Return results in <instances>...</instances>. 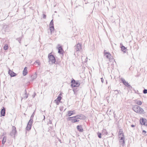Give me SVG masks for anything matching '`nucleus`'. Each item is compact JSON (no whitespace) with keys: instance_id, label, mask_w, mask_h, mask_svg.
Instances as JSON below:
<instances>
[{"instance_id":"c756f323","label":"nucleus","mask_w":147,"mask_h":147,"mask_svg":"<svg viewBox=\"0 0 147 147\" xmlns=\"http://www.w3.org/2000/svg\"><path fill=\"white\" fill-rule=\"evenodd\" d=\"M8 27H9V26L8 25H4L3 26V28H5L6 29V30H8L7 29V28H8Z\"/></svg>"},{"instance_id":"a211bd4d","label":"nucleus","mask_w":147,"mask_h":147,"mask_svg":"<svg viewBox=\"0 0 147 147\" xmlns=\"http://www.w3.org/2000/svg\"><path fill=\"white\" fill-rule=\"evenodd\" d=\"M37 77V75L36 73L34 74H33L31 76V80L33 81L34 80L36 79Z\"/></svg>"},{"instance_id":"aec40b11","label":"nucleus","mask_w":147,"mask_h":147,"mask_svg":"<svg viewBox=\"0 0 147 147\" xmlns=\"http://www.w3.org/2000/svg\"><path fill=\"white\" fill-rule=\"evenodd\" d=\"M74 118H76L75 116L73 117H68L67 118V119L68 121H71V122L72 123V122Z\"/></svg>"},{"instance_id":"a18cd8bd","label":"nucleus","mask_w":147,"mask_h":147,"mask_svg":"<svg viewBox=\"0 0 147 147\" xmlns=\"http://www.w3.org/2000/svg\"><path fill=\"white\" fill-rule=\"evenodd\" d=\"M4 133H3V134H2V136H4Z\"/></svg>"},{"instance_id":"1a4fd4ad","label":"nucleus","mask_w":147,"mask_h":147,"mask_svg":"<svg viewBox=\"0 0 147 147\" xmlns=\"http://www.w3.org/2000/svg\"><path fill=\"white\" fill-rule=\"evenodd\" d=\"M105 51H106V50H105L104 51V55L106 56V57L109 60H110L111 59H112L111 54L109 52H105Z\"/></svg>"},{"instance_id":"6ab92c4d","label":"nucleus","mask_w":147,"mask_h":147,"mask_svg":"<svg viewBox=\"0 0 147 147\" xmlns=\"http://www.w3.org/2000/svg\"><path fill=\"white\" fill-rule=\"evenodd\" d=\"M27 69V68L26 67H25L24 68L23 71V76H25L27 74L28 71Z\"/></svg>"},{"instance_id":"f704fd0d","label":"nucleus","mask_w":147,"mask_h":147,"mask_svg":"<svg viewBox=\"0 0 147 147\" xmlns=\"http://www.w3.org/2000/svg\"><path fill=\"white\" fill-rule=\"evenodd\" d=\"M55 101V102L56 103V104L57 105H59L60 102L58 101Z\"/></svg>"},{"instance_id":"f3484780","label":"nucleus","mask_w":147,"mask_h":147,"mask_svg":"<svg viewBox=\"0 0 147 147\" xmlns=\"http://www.w3.org/2000/svg\"><path fill=\"white\" fill-rule=\"evenodd\" d=\"M121 81L123 84L126 86L128 87L129 86V84L127 82H126L124 79L121 78Z\"/></svg>"},{"instance_id":"c03bdc74","label":"nucleus","mask_w":147,"mask_h":147,"mask_svg":"<svg viewBox=\"0 0 147 147\" xmlns=\"http://www.w3.org/2000/svg\"><path fill=\"white\" fill-rule=\"evenodd\" d=\"M101 81H102V82H103V81H104L103 79L102 78H101Z\"/></svg>"},{"instance_id":"2eb2a0df","label":"nucleus","mask_w":147,"mask_h":147,"mask_svg":"<svg viewBox=\"0 0 147 147\" xmlns=\"http://www.w3.org/2000/svg\"><path fill=\"white\" fill-rule=\"evenodd\" d=\"M120 47L121 49V50L124 53H125L127 50V48L125 47H124L123 44L121 43L120 44Z\"/></svg>"},{"instance_id":"5701e85b","label":"nucleus","mask_w":147,"mask_h":147,"mask_svg":"<svg viewBox=\"0 0 147 147\" xmlns=\"http://www.w3.org/2000/svg\"><path fill=\"white\" fill-rule=\"evenodd\" d=\"M35 111H34L33 113L32 114V115L30 117V120H29L30 121V122H31V121H33V117H34V115L35 114Z\"/></svg>"},{"instance_id":"ddd939ff","label":"nucleus","mask_w":147,"mask_h":147,"mask_svg":"<svg viewBox=\"0 0 147 147\" xmlns=\"http://www.w3.org/2000/svg\"><path fill=\"white\" fill-rule=\"evenodd\" d=\"M77 130L80 132H83V129L82 127V125H79L77 126Z\"/></svg>"},{"instance_id":"58836bf2","label":"nucleus","mask_w":147,"mask_h":147,"mask_svg":"<svg viewBox=\"0 0 147 147\" xmlns=\"http://www.w3.org/2000/svg\"><path fill=\"white\" fill-rule=\"evenodd\" d=\"M36 95V94L35 92L34 94V95L33 96V98Z\"/></svg>"},{"instance_id":"dca6fc26","label":"nucleus","mask_w":147,"mask_h":147,"mask_svg":"<svg viewBox=\"0 0 147 147\" xmlns=\"http://www.w3.org/2000/svg\"><path fill=\"white\" fill-rule=\"evenodd\" d=\"M58 53L60 54H63V51L62 47L61 46H59L58 48Z\"/></svg>"},{"instance_id":"f8f14e48","label":"nucleus","mask_w":147,"mask_h":147,"mask_svg":"<svg viewBox=\"0 0 147 147\" xmlns=\"http://www.w3.org/2000/svg\"><path fill=\"white\" fill-rule=\"evenodd\" d=\"M8 74L10 75L11 77L16 76L17 75V74L9 69L8 71Z\"/></svg>"},{"instance_id":"37998d69","label":"nucleus","mask_w":147,"mask_h":147,"mask_svg":"<svg viewBox=\"0 0 147 147\" xmlns=\"http://www.w3.org/2000/svg\"><path fill=\"white\" fill-rule=\"evenodd\" d=\"M131 127H135V125H134L132 124L131 125Z\"/></svg>"},{"instance_id":"c9c22d12","label":"nucleus","mask_w":147,"mask_h":147,"mask_svg":"<svg viewBox=\"0 0 147 147\" xmlns=\"http://www.w3.org/2000/svg\"><path fill=\"white\" fill-rule=\"evenodd\" d=\"M146 131L143 130L142 131V133L143 134H145L146 133Z\"/></svg>"},{"instance_id":"4be33fe9","label":"nucleus","mask_w":147,"mask_h":147,"mask_svg":"<svg viewBox=\"0 0 147 147\" xmlns=\"http://www.w3.org/2000/svg\"><path fill=\"white\" fill-rule=\"evenodd\" d=\"M71 111H68L67 112V114L66 115V117H69L73 115V114L71 112Z\"/></svg>"},{"instance_id":"8fccbe9b","label":"nucleus","mask_w":147,"mask_h":147,"mask_svg":"<svg viewBox=\"0 0 147 147\" xmlns=\"http://www.w3.org/2000/svg\"><path fill=\"white\" fill-rule=\"evenodd\" d=\"M105 52H106V51H105Z\"/></svg>"},{"instance_id":"9d476101","label":"nucleus","mask_w":147,"mask_h":147,"mask_svg":"<svg viewBox=\"0 0 147 147\" xmlns=\"http://www.w3.org/2000/svg\"><path fill=\"white\" fill-rule=\"evenodd\" d=\"M76 118V119H84L86 118L85 116L83 114H80L76 115L75 116Z\"/></svg>"},{"instance_id":"72a5a7b5","label":"nucleus","mask_w":147,"mask_h":147,"mask_svg":"<svg viewBox=\"0 0 147 147\" xmlns=\"http://www.w3.org/2000/svg\"><path fill=\"white\" fill-rule=\"evenodd\" d=\"M46 18V15L45 14H43V18L44 19H45Z\"/></svg>"},{"instance_id":"473e14b6","label":"nucleus","mask_w":147,"mask_h":147,"mask_svg":"<svg viewBox=\"0 0 147 147\" xmlns=\"http://www.w3.org/2000/svg\"><path fill=\"white\" fill-rule=\"evenodd\" d=\"M119 91L117 90H116L115 91V94H119Z\"/></svg>"},{"instance_id":"412c9836","label":"nucleus","mask_w":147,"mask_h":147,"mask_svg":"<svg viewBox=\"0 0 147 147\" xmlns=\"http://www.w3.org/2000/svg\"><path fill=\"white\" fill-rule=\"evenodd\" d=\"M135 101L136 103L139 105H141L142 104V102L140 100H136Z\"/></svg>"},{"instance_id":"cd10ccee","label":"nucleus","mask_w":147,"mask_h":147,"mask_svg":"<svg viewBox=\"0 0 147 147\" xmlns=\"http://www.w3.org/2000/svg\"><path fill=\"white\" fill-rule=\"evenodd\" d=\"M79 121V120L78 119H76V118H74V119L73 121L72 122V123H75L77 122H78Z\"/></svg>"},{"instance_id":"20e7f679","label":"nucleus","mask_w":147,"mask_h":147,"mask_svg":"<svg viewBox=\"0 0 147 147\" xmlns=\"http://www.w3.org/2000/svg\"><path fill=\"white\" fill-rule=\"evenodd\" d=\"M48 57L49 60V62H51V64L55 63L56 62V60L54 56L51 53H49L48 55Z\"/></svg>"},{"instance_id":"2f4dec72","label":"nucleus","mask_w":147,"mask_h":147,"mask_svg":"<svg viewBox=\"0 0 147 147\" xmlns=\"http://www.w3.org/2000/svg\"><path fill=\"white\" fill-rule=\"evenodd\" d=\"M143 93L144 94H146L147 93V90L146 89H144L143 91Z\"/></svg>"},{"instance_id":"ea45409f","label":"nucleus","mask_w":147,"mask_h":147,"mask_svg":"<svg viewBox=\"0 0 147 147\" xmlns=\"http://www.w3.org/2000/svg\"><path fill=\"white\" fill-rule=\"evenodd\" d=\"M36 62L38 64V65H39L40 63L37 61H36Z\"/></svg>"},{"instance_id":"e433bc0d","label":"nucleus","mask_w":147,"mask_h":147,"mask_svg":"<svg viewBox=\"0 0 147 147\" xmlns=\"http://www.w3.org/2000/svg\"><path fill=\"white\" fill-rule=\"evenodd\" d=\"M71 113H72L73 114V115H74L75 114V111L74 110H73V111H71Z\"/></svg>"},{"instance_id":"6e6552de","label":"nucleus","mask_w":147,"mask_h":147,"mask_svg":"<svg viewBox=\"0 0 147 147\" xmlns=\"http://www.w3.org/2000/svg\"><path fill=\"white\" fill-rule=\"evenodd\" d=\"M17 133V131L16 127H15L13 126L12 128V131L10 134L11 136H15V135Z\"/></svg>"},{"instance_id":"39448f33","label":"nucleus","mask_w":147,"mask_h":147,"mask_svg":"<svg viewBox=\"0 0 147 147\" xmlns=\"http://www.w3.org/2000/svg\"><path fill=\"white\" fill-rule=\"evenodd\" d=\"M75 52L77 53L79 52L82 49V45L79 43L75 47Z\"/></svg>"},{"instance_id":"393cba45","label":"nucleus","mask_w":147,"mask_h":147,"mask_svg":"<svg viewBox=\"0 0 147 147\" xmlns=\"http://www.w3.org/2000/svg\"><path fill=\"white\" fill-rule=\"evenodd\" d=\"M6 139H7V138H6V137L5 136L3 137V140L2 141V144H4L6 142Z\"/></svg>"},{"instance_id":"7c9ffc66","label":"nucleus","mask_w":147,"mask_h":147,"mask_svg":"<svg viewBox=\"0 0 147 147\" xmlns=\"http://www.w3.org/2000/svg\"><path fill=\"white\" fill-rule=\"evenodd\" d=\"M19 42V43H21V38L20 37L17 38L16 39Z\"/></svg>"},{"instance_id":"b1692460","label":"nucleus","mask_w":147,"mask_h":147,"mask_svg":"<svg viewBox=\"0 0 147 147\" xmlns=\"http://www.w3.org/2000/svg\"><path fill=\"white\" fill-rule=\"evenodd\" d=\"M61 97L60 96V95H59L56 99H55L54 101H58L60 102L61 100Z\"/></svg>"},{"instance_id":"9b49d317","label":"nucleus","mask_w":147,"mask_h":147,"mask_svg":"<svg viewBox=\"0 0 147 147\" xmlns=\"http://www.w3.org/2000/svg\"><path fill=\"white\" fill-rule=\"evenodd\" d=\"M33 122L32 121H31L30 122V121H29L26 127V130L29 131L30 130Z\"/></svg>"},{"instance_id":"de8ad7c7","label":"nucleus","mask_w":147,"mask_h":147,"mask_svg":"<svg viewBox=\"0 0 147 147\" xmlns=\"http://www.w3.org/2000/svg\"><path fill=\"white\" fill-rule=\"evenodd\" d=\"M44 119L45 118V116H44Z\"/></svg>"},{"instance_id":"a878e982","label":"nucleus","mask_w":147,"mask_h":147,"mask_svg":"<svg viewBox=\"0 0 147 147\" xmlns=\"http://www.w3.org/2000/svg\"><path fill=\"white\" fill-rule=\"evenodd\" d=\"M8 48V45L7 44H5L3 47V49L5 50H7Z\"/></svg>"},{"instance_id":"bb28decb","label":"nucleus","mask_w":147,"mask_h":147,"mask_svg":"<svg viewBox=\"0 0 147 147\" xmlns=\"http://www.w3.org/2000/svg\"><path fill=\"white\" fill-rule=\"evenodd\" d=\"M28 97L27 94V91L26 90H25V93L24 94V98L26 99Z\"/></svg>"},{"instance_id":"f257e3e1","label":"nucleus","mask_w":147,"mask_h":147,"mask_svg":"<svg viewBox=\"0 0 147 147\" xmlns=\"http://www.w3.org/2000/svg\"><path fill=\"white\" fill-rule=\"evenodd\" d=\"M132 109L135 112L139 114H144L145 113L144 110L143 109L137 105H133Z\"/></svg>"},{"instance_id":"49530a36","label":"nucleus","mask_w":147,"mask_h":147,"mask_svg":"<svg viewBox=\"0 0 147 147\" xmlns=\"http://www.w3.org/2000/svg\"><path fill=\"white\" fill-rule=\"evenodd\" d=\"M107 134H108V133H107V132H106V135H107Z\"/></svg>"},{"instance_id":"f03ea898","label":"nucleus","mask_w":147,"mask_h":147,"mask_svg":"<svg viewBox=\"0 0 147 147\" xmlns=\"http://www.w3.org/2000/svg\"><path fill=\"white\" fill-rule=\"evenodd\" d=\"M119 137L120 138L119 140V143L120 145L124 146L125 144V141L124 140V137L123 133H119Z\"/></svg>"},{"instance_id":"a19ab883","label":"nucleus","mask_w":147,"mask_h":147,"mask_svg":"<svg viewBox=\"0 0 147 147\" xmlns=\"http://www.w3.org/2000/svg\"><path fill=\"white\" fill-rule=\"evenodd\" d=\"M63 108L61 107L60 108V110L61 111H62L63 110Z\"/></svg>"},{"instance_id":"7ed1b4c3","label":"nucleus","mask_w":147,"mask_h":147,"mask_svg":"<svg viewBox=\"0 0 147 147\" xmlns=\"http://www.w3.org/2000/svg\"><path fill=\"white\" fill-rule=\"evenodd\" d=\"M71 86L72 88L77 87L79 86L80 85V82L79 80L76 81L74 79H73L71 82Z\"/></svg>"},{"instance_id":"09e8293b","label":"nucleus","mask_w":147,"mask_h":147,"mask_svg":"<svg viewBox=\"0 0 147 147\" xmlns=\"http://www.w3.org/2000/svg\"><path fill=\"white\" fill-rule=\"evenodd\" d=\"M59 45H58V46H59Z\"/></svg>"},{"instance_id":"423d86ee","label":"nucleus","mask_w":147,"mask_h":147,"mask_svg":"<svg viewBox=\"0 0 147 147\" xmlns=\"http://www.w3.org/2000/svg\"><path fill=\"white\" fill-rule=\"evenodd\" d=\"M140 123L147 127V120L144 118H142L140 121Z\"/></svg>"},{"instance_id":"0eeeda50","label":"nucleus","mask_w":147,"mask_h":147,"mask_svg":"<svg viewBox=\"0 0 147 147\" xmlns=\"http://www.w3.org/2000/svg\"><path fill=\"white\" fill-rule=\"evenodd\" d=\"M50 29L51 33H52V32L54 30L53 21V20H52L50 22Z\"/></svg>"},{"instance_id":"79ce46f5","label":"nucleus","mask_w":147,"mask_h":147,"mask_svg":"<svg viewBox=\"0 0 147 147\" xmlns=\"http://www.w3.org/2000/svg\"><path fill=\"white\" fill-rule=\"evenodd\" d=\"M128 87H129V88H132L131 86H130V85H129V86Z\"/></svg>"},{"instance_id":"4c0bfd02","label":"nucleus","mask_w":147,"mask_h":147,"mask_svg":"<svg viewBox=\"0 0 147 147\" xmlns=\"http://www.w3.org/2000/svg\"><path fill=\"white\" fill-rule=\"evenodd\" d=\"M73 91L74 92V93H75V91H77L76 89L75 88H73Z\"/></svg>"},{"instance_id":"4468645a","label":"nucleus","mask_w":147,"mask_h":147,"mask_svg":"<svg viewBox=\"0 0 147 147\" xmlns=\"http://www.w3.org/2000/svg\"><path fill=\"white\" fill-rule=\"evenodd\" d=\"M5 109L4 107H3L1 111V116H4L5 115Z\"/></svg>"},{"instance_id":"c85d7f7f","label":"nucleus","mask_w":147,"mask_h":147,"mask_svg":"<svg viewBox=\"0 0 147 147\" xmlns=\"http://www.w3.org/2000/svg\"><path fill=\"white\" fill-rule=\"evenodd\" d=\"M98 137L100 138H101V134L100 133L98 132Z\"/></svg>"}]
</instances>
